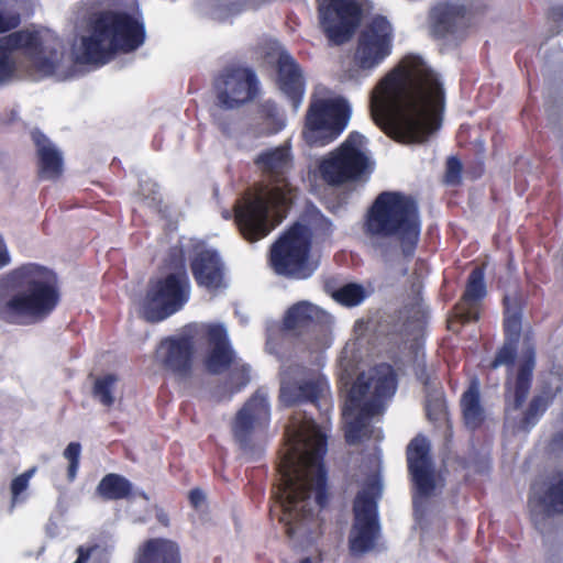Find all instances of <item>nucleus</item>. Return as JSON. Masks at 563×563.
Masks as SVG:
<instances>
[{
	"instance_id": "1",
	"label": "nucleus",
	"mask_w": 563,
	"mask_h": 563,
	"mask_svg": "<svg viewBox=\"0 0 563 563\" xmlns=\"http://www.w3.org/2000/svg\"><path fill=\"white\" fill-rule=\"evenodd\" d=\"M444 89L417 55H406L376 86L369 110L374 123L402 144L426 142L441 126Z\"/></svg>"
},
{
	"instance_id": "2",
	"label": "nucleus",
	"mask_w": 563,
	"mask_h": 563,
	"mask_svg": "<svg viewBox=\"0 0 563 563\" xmlns=\"http://www.w3.org/2000/svg\"><path fill=\"white\" fill-rule=\"evenodd\" d=\"M287 449L278 465L280 483L275 498L280 507L279 521L289 538L305 534L313 520L314 503L324 508L329 503L328 471L324 456L328 437L314 421L286 429Z\"/></svg>"
},
{
	"instance_id": "3",
	"label": "nucleus",
	"mask_w": 563,
	"mask_h": 563,
	"mask_svg": "<svg viewBox=\"0 0 563 563\" xmlns=\"http://www.w3.org/2000/svg\"><path fill=\"white\" fill-rule=\"evenodd\" d=\"M254 164L265 181L247 191L234 206V222L242 238L257 242L267 236L275 223L269 211H285L289 203L290 184L288 174L294 166V156L289 141L266 148L254 158Z\"/></svg>"
},
{
	"instance_id": "4",
	"label": "nucleus",
	"mask_w": 563,
	"mask_h": 563,
	"mask_svg": "<svg viewBox=\"0 0 563 563\" xmlns=\"http://www.w3.org/2000/svg\"><path fill=\"white\" fill-rule=\"evenodd\" d=\"M518 342L505 340L497 350L489 367L496 369L503 365L507 367L504 383L505 412L510 415L520 411L515 418L514 428L518 432H530L553 404L555 393L544 389L536 393L527 402L530 394L533 373L536 368V346L530 336L523 340V349L517 366Z\"/></svg>"
},
{
	"instance_id": "5",
	"label": "nucleus",
	"mask_w": 563,
	"mask_h": 563,
	"mask_svg": "<svg viewBox=\"0 0 563 563\" xmlns=\"http://www.w3.org/2000/svg\"><path fill=\"white\" fill-rule=\"evenodd\" d=\"M8 280L14 294L1 307V314L11 323L42 321L60 300L57 276L45 266L23 264L10 272Z\"/></svg>"
},
{
	"instance_id": "6",
	"label": "nucleus",
	"mask_w": 563,
	"mask_h": 563,
	"mask_svg": "<svg viewBox=\"0 0 563 563\" xmlns=\"http://www.w3.org/2000/svg\"><path fill=\"white\" fill-rule=\"evenodd\" d=\"M397 385V374L388 363L376 364L368 373L357 375L343 409L346 443L355 445L372 438L371 419L384 411L385 401L394 396Z\"/></svg>"
},
{
	"instance_id": "7",
	"label": "nucleus",
	"mask_w": 563,
	"mask_h": 563,
	"mask_svg": "<svg viewBox=\"0 0 563 563\" xmlns=\"http://www.w3.org/2000/svg\"><path fill=\"white\" fill-rule=\"evenodd\" d=\"M363 232L372 241L395 240L402 256L411 260L421 234L416 200L400 191H382L364 216Z\"/></svg>"
},
{
	"instance_id": "8",
	"label": "nucleus",
	"mask_w": 563,
	"mask_h": 563,
	"mask_svg": "<svg viewBox=\"0 0 563 563\" xmlns=\"http://www.w3.org/2000/svg\"><path fill=\"white\" fill-rule=\"evenodd\" d=\"M89 35L82 37L85 62L106 64L118 53L130 54L146 40L144 22L126 11L103 10L90 19Z\"/></svg>"
},
{
	"instance_id": "9",
	"label": "nucleus",
	"mask_w": 563,
	"mask_h": 563,
	"mask_svg": "<svg viewBox=\"0 0 563 563\" xmlns=\"http://www.w3.org/2000/svg\"><path fill=\"white\" fill-rule=\"evenodd\" d=\"M311 233L300 223L294 224L271 246L268 263L278 276L289 279H307L317 269L311 261Z\"/></svg>"
},
{
	"instance_id": "10",
	"label": "nucleus",
	"mask_w": 563,
	"mask_h": 563,
	"mask_svg": "<svg viewBox=\"0 0 563 563\" xmlns=\"http://www.w3.org/2000/svg\"><path fill=\"white\" fill-rule=\"evenodd\" d=\"M351 108L343 98L312 99L308 106L302 137L311 147H322L334 142L345 130Z\"/></svg>"
},
{
	"instance_id": "11",
	"label": "nucleus",
	"mask_w": 563,
	"mask_h": 563,
	"mask_svg": "<svg viewBox=\"0 0 563 563\" xmlns=\"http://www.w3.org/2000/svg\"><path fill=\"white\" fill-rule=\"evenodd\" d=\"M191 285L188 275L162 273L148 282L144 298V316L161 322L180 311L189 301Z\"/></svg>"
},
{
	"instance_id": "12",
	"label": "nucleus",
	"mask_w": 563,
	"mask_h": 563,
	"mask_svg": "<svg viewBox=\"0 0 563 563\" xmlns=\"http://www.w3.org/2000/svg\"><path fill=\"white\" fill-rule=\"evenodd\" d=\"M364 136L351 132L347 137L319 163L321 178L331 186L362 179L368 168V157L362 152Z\"/></svg>"
},
{
	"instance_id": "13",
	"label": "nucleus",
	"mask_w": 563,
	"mask_h": 563,
	"mask_svg": "<svg viewBox=\"0 0 563 563\" xmlns=\"http://www.w3.org/2000/svg\"><path fill=\"white\" fill-rule=\"evenodd\" d=\"M394 29L387 18L374 16L358 34L352 62L355 70L369 76L393 53Z\"/></svg>"
},
{
	"instance_id": "14",
	"label": "nucleus",
	"mask_w": 563,
	"mask_h": 563,
	"mask_svg": "<svg viewBox=\"0 0 563 563\" xmlns=\"http://www.w3.org/2000/svg\"><path fill=\"white\" fill-rule=\"evenodd\" d=\"M319 27L330 45L347 43L363 19L362 0H317Z\"/></svg>"
},
{
	"instance_id": "15",
	"label": "nucleus",
	"mask_w": 563,
	"mask_h": 563,
	"mask_svg": "<svg viewBox=\"0 0 563 563\" xmlns=\"http://www.w3.org/2000/svg\"><path fill=\"white\" fill-rule=\"evenodd\" d=\"M212 91L219 108L234 110L257 97L260 81L251 67L230 64L213 76Z\"/></svg>"
},
{
	"instance_id": "16",
	"label": "nucleus",
	"mask_w": 563,
	"mask_h": 563,
	"mask_svg": "<svg viewBox=\"0 0 563 563\" xmlns=\"http://www.w3.org/2000/svg\"><path fill=\"white\" fill-rule=\"evenodd\" d=\"M527 506L530 520L540 533L553 531L554 517L563 515V470L554 472L549 481L532 483Z\"/></svg>"
},
{
	"instance_id": "17",
	"label": "nucleus",
	"mask_w": 563,
	"mask_h": 563,
	"mask_svg": "<svg viewBox=\"0 0 563 563\" xmlns=\"http://www.w3.org/2000/svg\"><path fill=\"white\" fill-rule=\"evenodd\" d=\"M196 343L191 335H170L163 339L156 350V361L166 376L176 384L191 382L195 372Z\"/></svg>"
},
{
	"instance_id": "18",
	"label": "nucleus",
	"mask_w": 563,
	"mask_h": 563,
	"mask_svg": "<svg viewBox=\"0 0 563 563\" xmlns=\"http://www.w3.org/2000/svg\"><path fill=\"white\" fill-rule=\"evenodd\" d=\"M353 515L349 549L353 555H362L374 549L380 532L377 503L371 492L364 489L356 494Z\"/></svg>"
},
{
	"instance_id": "19",
	"label": "nucleus",
	"mask_w": 563,
	"mask_h": 563,
	"mask_svg": "<svg viewBox=\"0 0 563 563\" xmlns=\"http://www.w3.org/2000/svg\"><path fill=\"white\" fill-rule=\"evenodd\" d=\"M406 459L417 494L421 497L430 496L435 489V477L431 446L424 435L418 434L409 442Z\"/></svg>"
},
{
	"instance_id": "20",
	"label": "nucleus",
	"mask_w": 563,
	"mask_h": 563,
	"mask_svg": "<svg viewBox=\"0 0 563 563\" xmlns=\"http://www.w3.org/2000/svg\"><path fill=\"white\" fill-rule=\"evenodd\" d=\"M0 48L5 49L10 55L21 51L30 59L37 73L51 76L56 70V63L45 55V48L40 32L27 29L10 31L9 34L0 37Z\"/></svg>"
},
{
	"instance_id": "21",
	"label": "nucleus",
	"mask_w": 563,
	"mask_h": 563,
	"mask_svg": "<svg viewBox=\"0 0 563 563\" xmlns=\"http://www.w3.org/2000/svg\"><path fill=\"white\" fill-rule=\"evenodd\" d=\"M190 271L197 286L210 292L227 286L224 263L213 249L197 250L190 258Z\"/></svg>"
},
{
	"instance_id": "22",
	"label": "nucleus",
	"mask_w": 563,
	"mask_h": 563,
	"mask_svg": "<svg viewBox=\"0 0 563 563\" xmlns=\"http://www.w3.org/2000/svg\"><path fill=\"white\" fill-rule=\"evenodd\" d=\"M206 340L209 350L203 358V366L211 375H220L227 372L236 362L227 329L220 324H210L206 331Z\"/></svg>"
},
{
	"instance_id": "23",
	"label": "nucleus",
	"mask_w": 563,
	"mask_h": 563,
	"mask_svg": "<svg viewBox=\"0 0 563 563\" xmlns=\"http://www.w3.org/2000/svg\"><path fill=\"white\" fill-rule=\"evenodd\" d=\"M269 405L265 394L257 390L238 411L232 430L242 448L250 443L255 424L266 426L269 421Z\"/></svg>"
},
{
	"instance_id": "24",
	"label": "nucleus",
	"mask_w": 563,
	"mask_h": 563,
	"mask_svg": "<svg viewBox=\"0 0 563 563\" xmlns=\"http://www.w3.org/2000/svg\"><path fill=\"white\" fill-rule=\"evenodd\" d=\"M486 295L485 267L483 265L476 266L467 277L460 301L454 306L456 319L462 324L478 321L481 301Z\"/></svg>"
},
{
	"instance_id": "25",
	"label": "nucleus",
	"mask_w": 563,
	"mask_h": 563,
	"mask_svg": "<svg viewBox=\"0 0 563 563\" xmlns=\"http://www.w3.org/2000/svg\"><path fill=\"white\" fill-rule=\"evenodd\" d=\"M276 84L297 111L305 95V79L298 63L286 52L277 59Z\"/></svg>"
},
{
	"instance_id": "26",
	"label": "nucleus",
	"mask_w": 563,
	"mask_h": 563,
	"mask_svg": "<svg viewBox=\"0 0 563 563\" xmlns=\"http://www.w3.org/2000/svg\"><path fill=\"white\" fill-rule=\"evenodd\" d=\"M132 563H184L180 544L165 537L147 538L135 549Z\"/></svg>"
},
{
	"instance_id": "27",
	"label": "nucleus",
	"mask_w": 563,
	"mask_h": 563,
	"mask_svg": "<svg viewBox=\"0 0 563 563\" xmlns=\"http://www.w3.org/2000/svg\"><path fill=\"white\" fill-rule=\"evenodd\" d=\"M327 387L322 378L302 380L284 379L280 384L279 399L286 407L300 404H317Z\"/></svg>"
},
{
	"instance_id": "28",
	"label": "nucleus",
	"mask_w": 563,
	"mask_h": 563,
	"mask_svg": "<svg viewBox=\"0 0 563 563\" xmlns=\"http://www.w3.org/2000/svg\"><path fill=\"white\" fill-rule=\"evenodd\" d=\"M31 136L36 147L38 177L49 180L59 178L64 166L62 153L40 130H34Z\"/></svg>"
},
{
	"instance_id": "29",
	"label": "nucleus",
	"mask_w": 563,
	"mask_h": 563,
	"mask_svg": "<svg viewBox=\"0 0 563 563\" xmlns=\"http://www.w3.org/2000/svg\"><path fill=\"white\" fill-rule=\"evenodd\" d=\"M322 314V310L307 301L297 302L287 310L283 320L284 329L296 334L305 333L321 321Z\"/></svg>"
},
{
	"instance_id": "30",
	"label": "nucleus",
	"mask_w": 563,
	"mask_h": 563,
	"mask_svg": "<svg viewBox=\"0 0 563 563\" xmlns=\"http://www.w3.org/2000/svg\"><path fill=\"white\" fill-rule=\"evenodd\" d=\"M461 407L466 427L472 430L478 429L483 424L485 416L481 406L479 385L476 379H473L463 393Z\"/></svg>"
},
{
	"instance_id": "31",
	"label": "nucleus",
	"mask_w": 563,
	"mask_h": 563,
	"mask_svg": "<svg viewBox=\"0 0 563 563\" xmlns=\"http://www.w3.org/2000/svg\"><path fill=\"white\" fill-rule=\"evenodd\" d=\"M96 494L104 501L129 499L133 496V485L123 475L109 473L97 485Z\"/></svg>"
},
{
	"instance_id": "32",
	"label": "nucleus",
	"mask_w": 563,
	"mask_h": 563,
	"mask_svg": "<svg viewBox=\"0 0 563 563\" xmlns=\"http://www.w3.org/2000/svg\"><path fill=\"white\" fill-rule=\"evenodd\" d=\"M504 305V334L505 340L519 342L521 333L523 303L520 296H505Z\"/></svg>"
},
{
	"instance_id": "33",
	"label": "nucleus",
	"mask_w": 563,
	"mask_h": 563,
	"mask_svg": "<svg viewBox=\"0 0 563 563\" xmlns=\"http://www.w3.org/2000/svg\"><path fill=\"white\" fill-rule=\"evenodd\" d=\"M463 15V9L456 5L441 3L433 8L431 19L433 30L440 36L453 33L456 21Z\"/></svg>"
},
{
	"instance_id": "34",
	"label": "nucleus",
	"mask_w": 563,
	"mask_h": 563,
	"mask_svg": "<svg viewBox=\"0 0 563 563\" xmlns=\"http://www.w3.org/2000/svg\"><path fill=\"white\" fill-rule=\"evenodd\" d=\"M260 113L262 119L261 135H275L285 128V120L274 102L266 101L263 103Z\"/></svg>"
},
{
	"instance_id": "35",
	"label": "nucleus",
	"mask_w": 563,
	"mask_h": 563,
	"mask_svg": "<svg viewBox=\"0 0 563 563\" xmlns=\"http://www.w3.org/2000/svg\"><path fill=\"white\" fill-rule=\"evenodd\" d=\"M367 297L365 288L361 284L349 283L333 292V298L345 307H355Z\"/></svg>"
},
{
	"instance_id": "36",
	"label": "nucleus",
	"mask_w": 563,
	"mask_h": 563,
	"mask_svg": "<svg viewBox=\"0 0 563 563\" xmlns=\"http://www.w3.org/2000/svg\"><path fill=\"white\" fill-rule=\"evenodd\" d=\"M228 371V384L231 395L240 393L251 380V368L245 363L235 362Z\"/></svg>"
},
{
	"instance_id": "37",
	"label": "nucleus",
	"mask_w": 563,
	"mask_h": 563,
	"mask_svg": "<svg viewBox=\"0 0 563 563\" xmlns=\"http://www.w3.org/2000/svg\"><path fill=\"white\" fill-rule=\"evenodd\" d=\"M164 267L170 269L169 275H188L186 269V257L181 246H172L164 258Z\"/></svg>"
},
{
	"instance_id": "38",
	"label": "nucleus",
	"mask_w": 563,
	"mask_h": 563,
	"mask_svg": "<svg viewBox=\"0 0 563 563\" xmlns=\"http://www.w3.org/2000/svg\"><path fill=\"white\" fill-rule=\"evenodd\" d=\"M20 24V12L10 7L8 0H0V34L15 30Z\"/></svg>"
},
{
	"instance_id": "39",
	"label": "nucleus",
	"mask_w": 563,
	"mask_h": 563,
	"mask_svg": "<svg viewBox=\"0 0 563 563\" xmlns=\"http://www.w3.org/2000/svg\"><path fill=\"white\" fill-rule=\"evenodd\" d=\"M117 378L114 375H106L99 379L96 380L93 386V395L99 399V401L110 407L114 402V398L112 396V388L115 383Z\"/></svg>"
},
{
	"instance_id": "40",
	"label": "nucleus",
	"mask_w": 563,
	"mask_h": 563,
	"mask_svg": "<svg viewBox=\"0 0 563 563\" xmlns=\"http://www.w3.org/2000/svg\"><path fill=\"white\" fill-rule=\"evenodd\" d=\"M77 551L78 558L74 563H87L89 560L92 563H109L110 561L109 551L98 544L88 548L79 547Z\"/></svg>"
},
{
	"instance_id": "41",
	"label": "nucleus",
	"mask_w": 563,
	"mask_h": 563,
	"mask_svg": "<svg viewBox=\"0 0 563 563\" xmlns=\"http://www.w3.org/2000/svg\"><path fill=\"white\" fill-rule=\"evenodd\" d=\"M80 452L81 445L79 442H70L64 451V457L69 462L67 467V477L69 482H73L77 476Z\"/></svg>"
},
{
	"instance_id": "42",
	"label": "nucleus",
	"mask_w": 563,
	"mask_h": 563,
	"mask_svg": "<svg viewBox=\"0 0 563 563\" xmlns=\"http://www.w3.org/2000/svg\"><path fill=\"white\" fill-rule=\"evenodd\" d=\"M35 471V467L30 468L12 479L10 484V490L12 495L11 507L15 506V504L19 501L20 495L27 489L29 482L34 475Z\"/></svg>"
},
{
	"instance_id": "43",
	"label": "nucleus",
	"mask_w": 563,
	"mask_h": 563,
	"mask_svg": "<svg viewBox=\"0 0 563 563\" xmlns=\"http://www.w3.org/2000/svg\"><path fill=\"white\" fill-rule=\"evenodd\" d=\"M16 64L12 56L0 48V87L10 82L15 76Z\"/></svg>"
},
{
	"instance_id": "44",
	"label": "nucleus",
	"mask_w": 563,
	"mask_h": 563,
	"mask_svg": "<svg viewBox=\"0 0 563 563\" xmlns=\"http://www.w3.org/2000/svg\"><path fill=\"white\" fill-rule=\"evenodd\" d=\"M413 373L416 378L423 385L429 386L431 382V376L428 371L424 355H419V352L417 351L415 354V361H413Z\"/></svg>"
},
{
	"instance_id": "45",
	"label": "nucleus",
	"mask_w": 563,
	"mask_h": 563,
	"mask_svg": "<svg viewBox=\"0 0 563 563\" xmlns=\"http://www.w3.org/2000/svg\"><path fill=\"white\" fill-rule=\"evenodd\" d=\"M462 163L457 157H449L446 162V181L450 184H459L461 181V174H462Z\"/></svg>"
},
{
	"instance_id": "46",
	"label": "nucleus",
	"mask_w": 563,
	"mask_h": 563,
	"mask_svg": "<svg viewBox=\"0 0 563 563\" xmlns=\"http://www.w3.org/2000/svg\"><path fill=\"white\" fill-rule=\"evenodd\" d=\"M212 122L224 135L231 133L232 124L231 121L227 120L221 113H212Z\"/></svg>"
},
{
	"instance_id": "47",
	"label": "nucleus",
	"mask_w": 563,
	"mask_h": 563,
	"mask_svg": "<svg viewBox=\"0 0 563 563\" xmlns=\"http://www.w3.org/2000/svg\"><path fill=\"white\" fill-rule=\"evenodd\" d=\"M549 445L553 451L563 453V429L551 437Z\"/></svg>"
},
{
	"instance_id": "48",
	"label": "nucleus",
	"mask_w": 563,
	"mask_h": 563,
	"mask_svg": "<svg viewBox=\"0 0 563 563\" xmlns=\"http://www.w3.org/2000/svg\"><path fill=\"white\" fill-rule=\"evenodd\" d=\"M189 501L194 508L200 507V505L205 501V494L199 488H194L189 492Z\"/></svg>"
},
{
	"instance_id": "49",
	"label": "nucleus",
	"mask_w": 563,
	"mask_h": 563,
	"mask_svg": "<svg viewBox=\"0 0 563 563\" xmlns=\"http://www.w3.org/2000/svg\"><path fill=\"white\" fill-rule=\"evenodd\" d=\"M549 19H551L559 26L563 27V7H553L549 11Z\"/></svg>"
},
{
	"instance_id": "50",
	"label": "nucleus",
	"mask_w": 563,
	"mask_h": 563,
	"mask_svg": "<svg viewBox=\"0 0 563 563\" xmlns=\"http://www.w3.org/2000/svg\"><path fill=\"white\" fill-rule=\"evenodd\" d=\"M11 257L8 251V247L3 241V239L0 236V264H10Z\"/></svg>"
},
{
	"instance_id": "51",
	"label": "nucleus",
	"mask_w": 563,
	"mask_h": 563,
	"mask_svg": "<svg viewBox=\"0 0 563 563\" xmlns=\"http://www.w3.org/2000/svg\"><path fill=\"white\" fill-rule=\"evenodd\" d=\"M155 517H156V520L159 522V525H162L163 527H168L169 526V516L163 509H158L156 511Z\"/></svg>"
},
{
	"instance_id": "52",
	"label": "nucleus",
	"mask_w": 563,
	"mask_h": 563,
	"mask_svg": "<svg viewBox=\"0 0 563 563\" xmlns=\"http://www.w3.org/2000/svg\"><path fill=\"white\" fill-rule=\"evenodd\" d=\"M345 203H346V196L336 206L329 207V209H330V211H335L338 208H341Z\"/></svg>"
},
{
	"instance_id": "53",
	"label": "nucleus",
	"mask_w": 563,
	"mask_h": 563,
	"mask_svg": "<svg viewBox=\"0 0 563 563\" xmlns=\"http://www.w3.org/2000/svg\"><path fill=\"white\" fill-rule=\"evenodd\" d=\"M322 221L324 222L325 227H327V230L331 231L332 230V223L329 219L322 217Z\"/></svg>"
},
{
	"instance_id": "54",
	"label": "nucleus",
	"mask_w": 563,
	"mask_h": 563,
	"mask_svg": "<svg viewBox=\"0 0 563 563\" xmlns=\"http://www.w3.org/2000/svg\"><path fill=\"white\" fill-rule=\"evenodd\" d=\"M299 563H312V561L310 558H305Z\"/></svg>"
},
{
	"instance_id": "55",
	"label": "nucleus",
	"mask_w": 563,
	"mask_h": 563,
	"mask_svg": "<svg viewBox=\"0 0 563 563\" xmlns=\"http://www.w3.org/2000/svg\"><path fill=\"white\" fill-rule=\"evenodd\" d=\"M7 265H8V264H0V268L4 267V266H7Z\"/></svg>"
}]
</instances>
